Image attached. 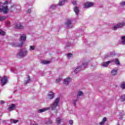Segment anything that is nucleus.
Instances as JSON below:
<instances>
[{
    "label": "nucleus",
    "mask_w": 125,
    "mask_h": 125,
    "mask_svg": "<svg viewBox=\"0 0 125 125\" xmlns=\"http://www.w3.org/2000/svg\"><path fill=\"white\" fill-rule=\"evenodd\" d=\"M94 5V3L93 2H87L84 4V8H89V7H92Z\"/></svg>",
    "instance_id": "obj_9"
},
{
    "label": "nucleus",
    "mask_w": 125,
    "mask_h": 125,
    "mask_svg": "<svg viewBox=\"0 0 125 125\" xmlns=\"http://www.w3.org/2000/svg\"><path fill=\"white\" fill-rule=\"evenodd\" d=\"M120 5V6H124V5H125V1L121 2Z\"/></svg>",
    "instance_id": "obj_36"
},
{
    "label": "nucleus",
    "mask_w": 125,
    "mask_h": 125,
    "mask_svg": "<svg viewBox=\"0 0 125 125\" xmlns=\"http://www.w3.org/2000/svg\"><path fill=\"white\" fill-rule=\"evenodd\" d=\"M72 4H73V5H76V4H77V0H73V1H72Z\"/></svg>",
    "instance_id": "obj_35"
},
{
    "label": "nucleus",
    "mask_w": 125,
    "mask_h": 125,
    "mask_svg": "<svg viewBox=\"0 0 125 125\" xmlns=\"http://www.w3.org/2000/svg\"><path fill=\"white\" fill-rule=\"evenodd\" d=\"M65 25L67 26V28L68 29H71V28H73L74 27V24H73V20H67L66 23Z\"/></svg>",
    "instance_id": "obj_5"
},
{
    "label": "nucleus",
    "mask_w": 125,
    "mask_h": 125,
    "mask_svg": "<svg viewBox=\"0 0 125 125\" xmlns=\"http://www.w3.org/2000/svg\"><path fill=\"white\" fill-rule=\"evenodd\" d=\"M49 124H51V121H49Z\"/></svg>",
    "instance_id": "obj_46"
},
{
    "label": "nucleus",
    "mask_w": 125,
    "mask_h": 125,
    "mask_svg": "<svg viewBox=\"0 0 125 125\" xmlns=\"http://www.w3.org/2000/svg\"><path fill=\"white\" fill-rule=\"evenodd\" d=\"M36 49V46L35 45H31L29 46V51H33Z\"/></svg>",
    "instance_id": "obj_20"
},
{
    "label": "nucleus",
    "mask_w": 125,
    "mask_h": 125,
    "mask_svg": "<svg viewBox=\"0 0 125 125\" xmlns=\"http://www.w3.org/2000/svg\"><path fill=\"white\" fill-rule=\"evenodd\" d=\"M74 12H75L76 15L78 16V15H79V14L80 13V9H79V7L77 6H75L74 8Z\"/></svg>",
    "instance_id": "obj_13"
},
{
    "label": "nucleus",
    "mask_w": 125,
    "mask_h": 125,
    "mask_svg": "<svg viewBox=\"0 0 125 125\" xmlns=\"http://www.w3.org/2000/svg\"><path fill=\"white\" fill-rule=\"evenodd\" d=\"M11 72H13V73L14 72V71H15L14 68H11Z\"/></svg>",
    "instance_id": "obj_43"
},
{
    "label": "nucleus",
    "mask_w": 125,
    "mask_h": 125,
    "mask_svg": "<svg viewBox=\"0 0 125 125\" xmlns=\"http://www.w3.org/2000/svg\"><path fill=\"white\" fill-rule=\"evenodd\" d=\"M83 92L80 91L78 93V96H83Z\"/></svg>",
    "instance_id": "obj_34"
},
{
    "label": "nucleus",
    "mask_w": 125,
    "mask_h": 125,
    "mask_svg": "<svg viewBox=\"0 0 125 125\" xmlns=\"http://www.w3.org/2000/svg\"><path fill=\"white\" fill-rule=\"evenodd\" d=\"M15 108H16V105L15 104H12L9 106L8 110L9 111H13V110H15Z\"/></svg>",
    "instance_id": "obj_12"
},
{
    "label": "nucleus",
    "mask_w": 125,
    "mask_h": 125,
    "mask_svg": "<svg viewBox=\"0 0 125 125\" xmlns=\"http://www.w3.org/2000/svg\"><path fill=\"white\" fill-rule=\"evenodd\" d=\"M0 35L1 36H4V35H5V32H4V31L0 29Z\"/></svg>",
    "instance_id": "obj_30"
},
{
    "label": "nucleus",
    "mask_w": 125,
    "mask_h": 125,
    "mask_svg": "<svg viewBox=\"0 0 125 125\" xmlns=\"http://www.w3.org/2000/svg\"><path fill=\"white\" fill-rule=\"evenodd\" d=\"M49 109H50V107L40 109L38 110V113H42V112H45V111H47L48 110H49Z\"/></svg>",
    "instance_id": "obj_14"
},
{
    "label": "nucleus",
    "mask_w": 125,
    "mask_h": 125,
    "mask_svg": "<svg viewBox=\"0 0 125 125\" xmlns=\"http://www.w3.org/2000/svg\"><path fill=\"white\" fill-rule=\"evenodd\" d=\"M61 122V119H60V118H57L56 119V123L58 124V125H60Z\"/></svg>",
    "instance_id": "obj_32"
},
{
    "label": "nucleus",
    "mask_w": 125,
    "mask_h": 125,
    "mask_svg": "<svg viewBox=\"0 0 125 125\" xmlns=\"http://www.w3.org/2000/svg\"><path fill=\"white\" fill-rule=\"evenodd\" d=\"M121 101H122L123 102L124 101H125V95H122L121 97Z\"/></svg>",
    "instance_id": "obj_31"
},
{
    "label": "nucleus",
    "mask_w": 125,
    "mask_h": 125,
    "mask_svg": "<svg viewBox=\"0 0 125 125\" xmlns=\"http://www.w3.org/2000/svg\"><path fill=\"white\" fill-rule=\"evenodd\" d=\"M5 19H6V17L5 16L0 17V22L3 21V20H5Z\"/></svg>",
    "instance_id": "obj_26"
},
{
    "label": "nucleus",
    "mask_w": 125,
    "mask_h": 125,
    "mask_svg": "<svg viewBox=\"0 0 125 125\" xmlns=\"http://www.w3.org/2000/svg\"><path fill=\"white\" fill-rule=\"evenodd\" d=\"M27 13H31V12H32V10H31V9H29L27 11Z\"/></svg>",
    "instance_id": "obj_37"
},
{
    "label": "nucleus",
    "mask_w": 125,
    "mask_h": 125,
    "mask_svg": "<svg viewBox=\"0 0 125 125\" xmlns=\"http://www.w3.org/2000/svg\"><path fill=\"white\" fill-rule=\"evenodd\" d=\"M113 55H115V52H111L105 56V58H108V57H112Z\"/></svg>",
    "instance_id": "obj_16"
},
{
    "label": "nucleus",
    "mask_w": 125,
    "mask_h": 125,
    "mask_svg": "<svg viewBox=\"0 0 125 125\" xmlns=\"http://www.w3.org/2000/svg\"><path fill=\"white\" fill-rule=\"evenodd\" d=\"M88 63L87 62H84L82 66H78L75 70H74V73L75 74H77V73H79L80 71H81L83 68V67H86L87 66Z\"/></svg>",
    "instance_id": "obj_6"
},
{
    "label": "nucleus",
    "mask_w": 125,
    "mask_h": 125,
    "mask_svg": "<svg viewBox=\"0 0 125 125\" xmlns=\"http://www.w3.org/2000/svg\"><path fill=\"white\" fill-rule=\"evenodd\" d=\"M77 101H78V100H75L73 101V103H74L75 106H76V102H77Z\"/></svg>",
    "instance_id": "obj_40"
},
{
    "label": "nucleus",
    "mask_w": 125,
    "mask_h": 125,
    "mask_svg": "<svg viewBox=\"0 0 125 125\" xmlns=\"http://www.w3.org/2000/svg\"><path fill=\"white\" fill-rule=\"evenodd\" d=\"M8 3V1H5L4 3H3L4 5H5V4H7Z\"/></svg>",
    "instance_id": "obj_42"
},
{
    "label": "nucleus",
    "mask_w": 125,
    "mask_h": 125,
    "mask_svg": "<svg viewBox=\"0 0 125 125\" xmlns=\"http://www.w3.org/2000/svg\"><path fill=\"white\" fill-rule=\"evenodd\" d=\"M59 101L60 99L58 98L55 100L54 102L51 104L50 108L52 110H55L56 109V107L58 106V104H59Z\"/></svg>",
    "instance_id": "obj_3"
},
{
    "label": "nucleus",
    "mask_w": 125,
    "mask_h": 125,
    "mask_svg": "<svg viewBox=\"0 0 125 125\" xmlns=\"http://www.w3.org/2000/svg\"><path fill=\"white\" fill-rule=\"evenodd\" d=\"M42 64H49L50 63V61H42Z\"/></svg>",
    "instance_id": "obj_27"
},
{
    "label": "nucleus",
    "mask_w": 125,
    "mask_h": 125,
    "mask_svg": "<svg viewBox=\"0 0 125 125\" xmlns=\"http://www.w3.org/2000/svg\"><path fill=\"white\" fill-rule=\"evenodd\" d=\"M122 41L121 42V44H125V36H122L121 38Z\"/></svg>",
    "instance_id": "obj_23"
},
{
    "label": "nucleus",
    "mask_w": 125,
    "mask_h": 125,
    "mask_svg": "<svg viewBox=\"0 0 125 125\" xmlns=\"http://www.w3.org/2000/svg\"><path fill=\"white\" fill-rule=\"evenodd\" d=\"M19 121L18 120H14V119H11L10 122L13 124H17L18 123Z\"/></svg>",
    "instance_id": "obj_24"
},
{
    "label": "nucleus",
    "mask_w": 125,
    "mask_h": 125,
    "mask_svg": "<svg viewBox=\"0 0 125 125\" xmlns=\"http://www.w3.org/2000/svg\"><path fill=\"white\" fill-rule=\"evenodd\" d=\"M125 25V22L124 21H123L122 22H120L113 27V30H117V29H120V28H123V27H124Z\"/></svg>",
    "instance_id": "obj_7"
},
{
    "label": "nucleus",
    "mask_w": 125,
    "mask_h": 125,
    "mask_svg": "<svg viewBox=\"0 0 125 125\" xmlns=\"http://www.w3.org/2000/svg\"><path fill=\"white\" fill-rule=\"evenodd\" d=\"M72 57H73V54H68L67 55V59H71V58H72Z\"/></svg>",
    "instance_id": "obj_29"
},
{
    "label": "nucleus",
    "mask_w": 125,
    "mask_h": 125,
    "mask_svg": "<svg viewBox=\"0 0 125 125\" xmlns=\"http://www.w3.org/2000/svg\"><path fill=\"white\" fill-rule=\"evenodd\" d=\"M106 121H107V119L106 118V117L104 118L102 121L100 122L99 125H104Z\"/></svg>",
    "instance_id": "obj_21"
},
{
    "label": "nucleus",
    "mask_w": 125,
    "mask_h": 125,
    "mask_svg": "<svg viewBox=\"0 0 125 125\" xmlns=\"http://www.w3.org/2000/svg\"><path fill=\"white\" fill-rule=\"evenodd\" d=\"M125 115V112H124V111H122V113H121V115Z\"/></svg>",
    "instance_id": "obj_45"
},
{
    "label": "nucleus",
    "mask_w": 125,
    "mask_h": 125,
    "mask_svg": "<svg viewBox=\"0 0 125 125\" xmlns=\"http://www.w3.org/2000/svg\"><path fill=\"white\" fill-rule=\"evenodd\" d=\"M121 87L122 88V89H125V82H123L121 84Z\"/></svg>",
    "instance_id": "obj_28"
},
{
    "label": "nucleus",
    "mask_w": 125,
    "mask_h": 125,
    "mask_svg": "<svg viewBox=\"0 0 125 125\" xmlns=\"http://www.w3.org/2000/svg\"><path fill=\"white\" fill-rule=\"evenodd\" d=\"M113 62H115L117 65H120V62L119 61V60L115 59L112 61Z\"/></svg>",
    "instance_id": "obj_25"
},
{
    "label": "nucleus",
    "mask_w": 125,
    "mask_h": 125,
    "mask_svg": "<svg viewBox=\"0 0 125 125\" xmlns=\"http://www.w3.org/2000/svg\"><path fill=\"white\" fill-rule=\"evenodd\" d=\"M69 123L71 125H73V120H70Z\"/></svg>",
    "instance_id": "obj_39"
},
{
    "label": "nucleus",
    "mask_w": 125,
    "mask_h": 125,
    "mask_svg": "<svg viewBox=\"0 0 125 125\" xmlns=\"http://www.w3.org/2000/svg\"><path fill=\"white\" fill-rule=\"evenodd\" d=\"M2 11L3 14H7L8 12V7L7 6H3L2 9H1V12Z\"/></svg>",
    "instance_id": "obj_10"
},
{
    "label": "nucleus",
    "mask_w": 125,
    "mask_h": 125,
    "mask_svg": "<svg viewBox=\"0 0 125 125\" xmlns=\"http://www.w3.org/2000/svg\"><path fill=\"white\" fill-rule=\"evenodd\" d=\"M15 27L18 30H22V29H24V26L21 23L16 24L15 25Z\"/></svg>",
    "instance_id": "obj_8"
},
{
    "label": "nucleus",
    "mask_w": 125,
    "mask_h": 125,
    "mask_svg": "<svg viewBox=\"0 0 125 125\" xmlns=\"http://www.w3.org/2000/svg\"><path fill=\"white\" fill-rule=\"evenodd\" d=\"M71 82H72V79L68 77L64 79L63 83H64V84H69Z\"/></svg>",
    "instance_id": "obj_11"
},
{
    "label": "nucleus",
    "mask_w": 125,
    "mask_h": 125,
    "mask_svg": "<svg viewBox=\"0 0 125 125\" xmlns=\"http://www.w3.org/2000/svg\"><path fill=\"white\" fill-rule=\"evenodd\" d=\"M28 54V50L26 48L22 49L21 50L19 53H18L17 55L20 57H24Z\"/></svg>",
    "instance_id": "obj_2"
},
{
    "label": "nucleus",
    "mask_w": 125,
    "mask_h": 125,
    "mask_svg": "<svg viewBox=\"0 0 125 125\" xmlns=\"http://www.w3.org/2000/svg\"><path fill=\"white\" fill-rule=\"evenodd\" d=\"M31 82V78H30V76L27 77V80L24 81V83L25 84H27V83H29Z\"/></svg>",
    "instance_id": "obj_22"
},
{
    "label": "nucleus",
    "mask_w": 125,
    "mask_h": 125,
    "mask_svg": "<svg viewBox=\"0 0 125 125\" xmlns=\"http://www.w3.org/2000/svg\"><path fill=\"white\" fill-rule=\"evenodd\" d=\"M67 0H60L59 3V5L60 6H62V5L65 4V3H66V2H67Z\"/></svg>",
    "instance_id": "obj_15"
},
{
    "label": "nucleus",
    "mask_w": 125,
    "mask_h": 125,
    "mask_svg": "<svg viewBox=\"0 0 125 125\" xmlns=\"http://www.w3.org/2000/svg\"><path fill=\"white\" fill-rule=\"evenodd\" d=\"M48 96L49 99H52L54 97V94L52 92H50L48 94Z\"/></svg>",
    "instance_id": "obj_18"
},
{
    "label": "nucleus",
    "mask_w": 125,
    "mask_h": 125,
    "mask_svg": "<svg viewBox=\"0 0 125 125\" xmlns=\"http://www.w3.org/2000/svg\"><path fill=\"white\" fill-rule=\"evenodd\" d=\"M6 23H7V25H9V24L10 23L9 21H7Z\"/></svg>",
    "instance_id": "obj_44"
},
{
    "label": "nucleus",
    "mask_w": 125,
    "mask_h": 125,
    "mask_svg": "<svg viewBox=\"0 0 125 125\" xmlns=\"http://www.w3.org/2000/svg\"><path fill=\"white\" fill-rule=\"evenodd\" d=\"M0 104H4L5 102L4 101H0Z\"/></svg>",
    "instance_id": "obj_41"
},
{
    "label": "nucleus",
    "mask_w": 125,
    "mask_h": 125,
    "mask_svg": "<svg viewBox=\"0 0 125 125\" xmlns=\"http://www.w3.org/2000/svg\"><path fill=\"white\" fill-rule=\"evenodd\" d=\"M55 7H56V6H55V5H52L51 6V8H52V9H54V8H55Z\"/></svg>",
    "instance_id": "obj_38"
},
{
    "label": "nucleus",
    "mask_w": 125,
    "mask_h": 125,
    "mask_svg": "<svg viewBox=\"0 0 125 125\" xmlns=\"http://www.w3.org/2000/svg\"><path fill=\"white\" fill-rule=\"evenodd\" d=\"M8 82V78L6 76H3L1 78L0 80V84L1 86H3V85H5L6 83Z\"/></svg>",
    "instance_id": "obj_4"
},
{
    "label": "nucleus",
    "mask_w": 125,
    "mask_h": 125,
    "mask_svg": "<svg viewBox=\"0 0 125 125\" xmlns=\"http://www.w3.org/2000/svg\"><path fill=\"white\" fill-rule=\"evenodd\" d=\"M62 80V78H59L58 79H57L56 83H59V82H60L61 80Z\"/></svg>",
    "instance_id": "obj_33"
},
{
    "label": "nucleus",
    "mask_w": 125,
    "mask_h": 125,
    "mask_svg": "<svg viewBox=\"0 0 125 125\" xmlns=\"http://www.w3.org/2000/svg\"><path fill=\"white\" fill-rule=\"evenodd\" d=\"M117 73H118V70L117 69H113L111 71L112 76H116V75H117Z\"/></svg>",
    "instance_id": "obj_19"
},
{
    "label": "nucleus",
    "mask_w": 125,
    "mask_h": 125,
    "mask_svg": "<svg viewBox=\"0 0 125 125\" xmlns=\"http://www.w3.org/2000/svg\"><path fill=\"white\" fill-rule=\"evenodd\" d=\"M21 43H18V42H16L15 43L12 44V46L17 47V46H22L23 45V42L26 41V35L23 34L20 37Z\"/></svg>",
    "instance_id": "obj_1"
},
{
    "label": "nucleus",
    "mask_w": 125,
    "mask_h": 125,
    "mask_svg": "<svg viewBox=\"0 0 125 125\" xmlns=\"http://www.w3.org/2000/svg\"><path fill=\"white\" fill-rule=\"evenodd\" d=\"M111 62H112V61H109L106 62H103L102 65L103 67H107V66L109 65V64H110V63H111Z\"/></svg>",
    "instance_id": "obj_17"
}]
</instances>
